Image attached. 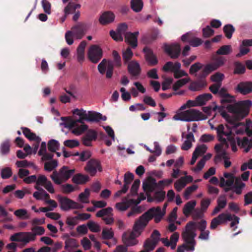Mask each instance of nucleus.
<instances>
[{
	"mask_svg": "<svg viewBox=\"0 0 252 252\" xmlns=\"http://www.w3.org/2000/svg\"><path fill=\"white\" fill-rule=\"evenodd\" d=\"M252 105V102L250 100L239 101L233 105H228L227 109L229 112L234 114L235 118L230 117L225 112H221V116L226 119L230 126L226 125L227 130L222 124H220L215 127L219 141L225 143L226 139L228 141L234 137L231 128H237L242 124L239 121L248 114Z\"/></svg>",
	"mask_w": 252,
	"mask_h": 252,
	"instance_id": "1",
	"label": "nucleus"
},
{
	"mask_svg": "<svg viewBox=\"0 0 252 252\" xmlns=\"http://www.w3.org/2000/svg\"><path fill=\"white\" fill-rule=\"evenodd\" d=\"M207 221H189L185 226L182 232V237L184 243L178 246L177 252H193L196 244L195 238L196 236V231L198 229L200 234L198 239L202 240H208L210 231L206 230Z\"/></svg>",
	"mask_w": 252,
	"mask_h": 252,
	"instance_id": "2",
	"label": "nucleus"
},
{
	"mask_svg": "<svg viewBox=\"0 0 252 252\" xmlns=\"http://www.w3.org/2000/svg\"><path fill=\"white\" fill-rule=\"evenodd\" d=\"M31 228L32 232H18L10 237V240L15 242H22L28 243L30 241H34L36 235H43L45 232V229L42 226H38L45 221H32Z\"/></svg>",
	"mask_w": 252,
	"mask_h": 252,
	"instance_id": "3",
	"label": "nucleus"
},
{
	"mask_svg": "<svg viewBox=\"0 0 252 252\" xmlns=\"http://www.w3.org/2000/svg\"><path fill=\"white\" fill-rule=\"evenodd\" d=\"M113 61L103 59L98 64L97 69L101 74H104L106 72L107 78H111L113 74L114 67H119L122 65L121 58L118 52L113 50L112 52Z\"/></svg>",
	"mask_w": 252,
	"mask_h": 252,
	"instance_id": "4",
	"label": "nucleus"
},
{
	"mask_svg": "<svg viewBox=\"0 0 252 252\" xmlns=\"http://www.w3.org/2000/svg\"><path fill=\"white\" fill-rule=\"evenodd\" d=\"M149 221H135L132 231H127L123 233L122 241L127 246L136 245L138 241L135 238L139 236Z\"/></svg>",
	"mask_w": 252,
	"mask_h": 252,
	"instance_id": "5",
	"label": "nucleus"
},
{
	"mask_svg": "<svg viewBox=\"0 0 252 252\" xmlns=\"http://www.w3.org/2000/svg\"><path fill=\"white\" fill-rule=\"evenodd\" d=\"M173 119L185 122L198 121L205 120L207 117L199 110L189 109L174 116Z\"/></svg>",
	"mask_w": 252,
	"mask_h": 252,
	"instance_id": "6",
	"label": "nucleus"
},
{
	"mask_svg": "<svg viewBox=\"0 0 252 252\" xmlns=\"http://www.w3.org/2000/svg\"><path fill=\"white\" fill-rule=\"evenodd\" d=\"M74 115H78L79 116V119H74L75 122L76 127L74 128L72 132L77 135L81 134L88 129V126L84 124V121H87L88 114L86 111L81 109H74L73 112Z\"/></svg>",
	"mask_w": 252,
	"mask_h": 252,
	"instance_id": "7",
	"label": "nucleus"
},
{
	"mask_svg": "<svg viewBox=\"0 0 252 252\" xmlns=\"http://www.w3.org/2000/svg\"><path fill=\"white\" fill-rule=\"evenodd\" d=\"M75 169H69L67 166H63L59 171H54L50 176L51 178L57 185H61L68 180L75 173Z\"/></svg>",
	"mask_w": 252,
	"mask_h": 252,
	"instance_id": "8",
	"label": "nucleus"
},
{
	"mask_svg": "<svg viewBox=\"0 0 252 252\" xmlns=\"http://www.w3.org/2000/svg\"><path fill=\"white\" fill-rule=\"evenodd\" d=\"M60 207L62 211H68L72 209H82L83 206L66 196L58 195Z\"/></svg>",
	"mask_w": 252,
	"mask_h": 252,
	"instance_id": "9",
	"label": "nucleus"
},
{
	"mask_svg": "<svg viewBox=\"0 0 252 252\" xmlns=\"http://www.w3.org/2000/svg\"><path fill=\"white\" fill-rule=\"evenodd\" d=\"M164 212L161 211V207L157 206L150 208L144 213L137 220H161L164 217Z\"/></svg>",
	"mask_w": 252,
	"mask_h": 252,
	"instance_id": "10",
	"label": "nucleus"
},
{
	"mask_svg": "<svg viewBox=\"0 0 252 252\" xmlns=\"http://www.w3.org/2000/svg\"><path fill=\"white\" fill-rule=\"evenodd\" d=\"M88 58L94 63H97L103 57V51L98 45H92L88 51Z\"/></svg>",
	"mask_w": 252,
	"mask_h": 252,
	"instance_id": "11",
	"label": "nucleus"
},
{
	"mask_svg": "<svg viewBox=\"0 0 252 252\" xmlns=\"http://www.w3.org/2000/svg\"><path fill=\"white\" fill-rule=\"evenodd\" d=\"M84 169L85 170L89 173L92 176H94L95 175L97 169L99 171H101L102 170L99 161L95 159H91L89 160Z\"/></svg>",
	"mask_w": 252,
	"mask_h": 252,
	"instance_id": "12",
	"label": "nucleus"
},
{
	"mask_svg": "<svg viewBox=\"0 0 252 252\" xmlns=\"http://www.w3.org/2000/svg\"><path fill=\"white\" fill-rule=\"evenodd\" d=\"M226 60L225 58L222 56H214L212 59V62L207 64V68L212 70V71L218 69L220 67L223 66Z\"/></svg>",
	"mask_w": 252,
	"mask_h": 252,
	"instance_id": "13",
	"label": "nucleus"
},
{
	"mask_svg": "<svg viewBox=\"0 0 252 252\" xmlns=\"http://www.w3.org/2000/svg\"><path fill=\"white\" fill-rule=\"evenodd\" d=\"M165 51L171 58L177 59L181 54V49L180 45L176 43L170 46L166 45Z\"/></svg>",
	"mask_w": 252,
	"mask_h": 252,
	"instance_id": "14",
	"label": "nucleus"
},
{
	"mask_svg": "<svg viewBox=\"0 0 252 252\" xmlns=\"http://www.w3.org/2000/svg\"><path fill=\"white\" fill-rule=\"evenodd\" d=\"M236 91L243 95L251 93L252 92V82H241L237 85Z\"/></svg>",
	"mask_w": 252,
	"mask_h": 252,
	"instance_id": "15",
	"label": "nucleus"
},
{
	"mask_svg": "<svg viewBox=\"0 0 252 252\" xmlns=\"http://www.w3.org/2000/svg\"><path fill=\"white\" fill-rule=\"evenodd\" d=\"M97 133L93 129H89L86 133L82 137L83 144L86 146H92V141L97 138Z\"/></svg>",
	"mask_w": 252,
	"mask_h": 252,
	"instance_id": "16",
	"label": "nucleus"
},
{
	"mask_svg": "<svg viewBox=\"0 0 252 252\" xmlns=\"http://www.w3.org/2000/svg\"><path fill=\"white\" fill-rule=\"evenodd\" d=\"M143 51L145 53V59L150 65L154 66L158 63L157 57L150 48L145 47L143 48Z\"/></svg>",
	"mask_w": 252,
	"mask_h": 252,
	"instance_id": "17",
	"label": "nucleus"
},
{
	"mask_svg": "<svg viewBox=\"0 0 252 252\" xmlns=\"http://www.w3.org/2000/svg\"><path fill=\"white\" fill-rule=\"evenodd\" d=\"M71 30L73 34L78 39H81L85 34L87 30L86 25L83 23H78L76 25L74 26Z\"/></svg>",
	"mask_w": 252,
	"mask_h": 252,
	"instance_id": "18",
	"label": "nucleus"
},
{
	"mask_svg": "<svg viewBox=\"0 0 252 252\" xmlns=\"http://www.w3.org/2000/svg\"><path fill=\"white\" fill-rule=\"evenodd\" d=\"M138 34V32H135L133 33L126 32L125 36V41L132 48H135L137 46V36Z\"/></svg>",
	"mask_w": 252,
	"mask_h": 252,
	"instance_id": "19",
	"label": "nucleus"
},
{
	"mask_svg": "<svg viewBox=\"0 0 252 252\" xmlns=\"http://www.w3.org/2000/svg\"><path fill=\"white\" fill-rule=\"evenodd\" d=\"M127 70L129 73L132 76H138L141 73V68L138 63L132 61L127 65Z\"/></svg>",
	"mask_w": 252,
	"mask_h": 252,
	"instance_id": "20",
	"label": "nucleus"
},
{
	"mask_svg": "<svg viewBox=\"0 0 252 252\" xmlns=\"http://www.w3.org/2000/svg\"><path fill=\"white\" fill-rule=\"evenodd\" d=\"M115 19L114 14L111 11L104 12L100 17L99 22L101 25H105L112 23Z\"/></svg>",
	"mask_w": 252,
	"mask_h": 252,
	"instance_id": "21",
	"label": "nucleus"
},
{
	"mask_svg": "<svg viewBox=\"0 0 252 252\" xmlns=\"http://www.w3.org/2000/svg\"><path fill=\"white\" fill-rule=\"evenodd\" d=\"M252 46V39H244L242 41L240 46V52L236 55L237 57L247 54L250 52V49L246 47Z\"/></svg>",
	"mask_w": 252,
	"mask_h": 252,
	"instance_id": "22",
	"label": "nucleus"
},
{
	"mask_svg": "<svg viewBox=\"0 0 252 252\" xmlns=\"http://www.w3.org/2000/svg\"><path fill=\"white\" fill-rule=\"evenodd\" d=\"M21 129L25 136L29 140L40 142L41 138L39 136H36L34 133L32 132L30 128L26 127H22Z\"/></svg>",
	"mask_w": 252,
	"mask_h": 252,
	"instance_id": "23",
	"label": "nucleus"
},
{
	"mask_svg": "<svg viewBox=\"0 0 252 252\" xmlns=\"http://www.w3.org/2000/svg\"><path fill=\"white\" fill-rule=\"evenodd\" d=\"M89 179L88 175L78 173L73 176L72 182L77 185H83L88 182Z\"/></svg>",
	"mask_w": 252,
	"mask_h": 252,
	"instance_id": "24",
	"label": "nucleus"
},
{
	"mask_svg": "<svg viewBox=\"0 0 252 252\" xmlns=\"http://www.w3.org/2000/svg\"><path fill=\"white\" fill-rule=\"evenodd\" d=\"M74 216L67 218L66 220H86L91 217V215L88 213H80L78 211L74 212Z\"/></svg>",
	"mask_w": 252,
	"mask_h": 252,
	"instance_id": "25",
	"label": "nucleus"
},
{
	"mask_svg": "<svg viewBox=\"0 0 252 252\" xmlns=\"http://www.w3.org/2000/svg\"><path fill=\"white\" fill-rule=\"evenodd\" d=\"M212 95L210 93L203 94L196 97V100L198 106L205 105L207 101L212 98Z\"/></svg>",
	"mask_w": 252,
	"mask_h": 252,
	"instance_id": "26",
	"label": "nucleus"
},
{
	"mask_svg": "<svg viewBox=\"0 0 252 252\" xmlns=\"http://www.w3.org/2000/svg\"><path fill=\"white\" fill-rule=\"evenodd\" d=\"M79 247L77 240L73 238H68L65 241L64 249L68 252Z\"/></svg>",
	"mask_w": 252,
	"mask_h": 252,
	"instance_id": "27",
	"label": "nucleus"
},
{
	"mask_svg": "<svg viewBox=\"0 0 252 252\" xmlns=\"http://www.w3.org/2000/svg\"><path fill=\"white\" fill-rule=\"evenodd\" d=\"M237 143L239 146L243 147H246L245 152H248L252 147V139L249 140L247 137H245L241 140L240 138H237Z\"/></svg>",
	"mask_w": 252,
	"mask_h": 252,
	"instance_id": "28",
	"label": "nucleus"
},
{
	"mask_svg": "<svg viewBox=\"0 0 252 252\" xmlns=\"http://www.w3.org/2000/svg\"><path fill=\"white\" fill-rule=\"evenodd\" d=\"M81 7L80 4H76L73 2H69L64 7L63 12L66 15L73 13L76 12V9H79Z\"/></svg>",
	"mask_w": 252,
	"mask_h": 252,
	"instance_id": "29",
	"label": "nucleus"
},
{
	"mask_svg": "<svg viewBox=\"0 0 252 252\" xmlns=\"http://www.w3.org/2000/svg\"><path fill=\"white\" fill-rule=\"evenodd\" d=\"M196 205V201L194 200L190 201L187 202L184 206L183 208V213L185 216H188L190 215L194 209Z\"/></svg>",
	"mask_w": 252,
	"mask_h": 252,
	"instance_id": "30",
	"label": "nucleus"
},
{
	"mask_svg": "<svg viewBox=\"0 0 252 252\" xmlns=\"http://www.w3.org/2000/svg\"><path fill=\"white\" fill-rule=\"evenodd\" d=\"M158 33L159 31L158 29H153L149 36H145L144 37L143 39V42L147 44L152 42L153 41L156 39Z\"/></svg>",
	"mask_w": 252,
	"mask_h": 252,
	"instance_id": "31",
	"label": "nucleus"
},
{
	"mask_svg": "<svg viewBox=\"0 0 252 252\" xmlns=\"http://www.w3.org/2000/svg\"><path fill=\"white\" fill-rule=\"evenodd\" d=\"M130 6L134 11L138 12L142 9L143 3L142 0H131Z\"/></svg>",
	"mask_w": 252,
	"mask_h": 252,
	"instance_id": "32",
	"label": "nucleus"
},
{
	"mask_svg": "<svg viewBox=\"0 0 252 252\" xmlns=\"http://www.w3.org/2000/svg\"><path fill=\"white\" fill-rule=\"evenodd\" d=\"M234 73L236 74H243L246 72V67L244 64L240 62H235L234 63Z\"/></svg>",
	"mask_w": 252,
	"mask_h": 252,
	"instance_id": "33",
	"label": "nucleus"
},
{
	"mask_svg": "<svg viewBox=\"0 0 252 252\" xmlns=\"http://www.w3.org/2000/svg\"><path fill=\"white\" fill-rule=\"evenodd\" d=\"M61 120L63 122V123L62 124L65 127L68 128L69 129L72 128H75V122L74 119L70 117H62L61 118Z\"/></svg>",
	"mask_w": 252,
	"mask_h": 252,
	"instance_id": "34",
	"label": "nucleus"
},
{
	"mask_svg": "<svg viewBox=\"0 0 252 252\" xmlns=\"http://www.w3.org/2000/svg\"><path fill=\"white\" fill-rule=\"evenodd\" d=\"M232 51L231 45H223L216 51V54L218 55H227L230 54Z\"/></svg>",
	"mask_w": 252,
	"mask_h": 252,
	"instance_id": "35",
	"label": "nucleus"
},
{
	"mask_svg": "<svg viewBox=\"0 0 252 252\" xmlns=\"http://www.w3.org/2000/svg\"><path fill=\"white\" fill-rule=\"evenodd\" d=\"M87 114L88 121L99 122L102 118V114L99 113L89 111Z\"/></svg>",
	"mask_w": 252,
	"mask_h": 252,
	"instance_id": "36",
	"label": "nucleus"
},
{
	"mask_svg": "<svg viewBox=\"0 0 252 252\" xmlns=\"http://www.w3.org/2000/svg\"><path fill=\"white\" fill-rule=\"evenodd\" d=\"M10 143L8 140L3 142L0 146V153L2 155H7L10 151Z\"/></svg>",
	"mask_w": 252,
	"mask_h": 252,
	"instance_id": "37",
	"label": "nucleus"
},
{
	"mask_svg": "<svg viewBox=\"0 0 252 252\" xmlns=\"http://www.w3.org/2000/svg\"><path fill=\"white\" fill-rule=\"evenodd\" d=\"M206 85L204 81L195 82L191 83L189 89L192 91H198L201 90Z\"/></svg>",
	"mask_w": 252,
	"mask_h": 252,
	"instance_id": "38",
	"label": "nucleus"
},
{
	"mask_svg": "<svg viewBox=\"0 0 252 252\" xmlns=\"http://www.w3.org/2000/svg\"><path fill=\"white\" fill-rule=\"evenodd\" d=\"M224 78V75L223 73L220 72H217L211 76V80L212 82H215L217 84L222 85V81Z\"/></svg>",
	"mask_w": 252,
	"mask_h": 252,
	"instance_id": "39",
	"label": "nucleus"
},
{
	"mask_svg": "<svg viewBox=\"0 0 252 252\" xmlns=\"http://www.w3.org/2000/svg\"><path fill=\"white\" fill-rule=\"evenodd\" d=\"M223 30L226 37L228 39H230L232 37V34L235 30L234 27L231 24L225 25Z\"/></svg>",
	"mask_w": 252,
	"mask_h": 252,
	"instance_id": "40",
	"label": "nucleus"
},
{
	"mask_svg": "<svg viewBox=\"0 0 252 252\" xmlns=\"http://www.w3.org/2000/svg\"><path fill=\"white\" fill-rule=\"evenodd\" d=\"M89 196L90 190L89 189H86L84 192L79 194L78 196V200L83 203H88Z\"/></svg>",
	"mask_w": 252,
	"mask_h": 252,
	"instance_id": "41",
	"label": "nucleus"
},
{
	"mask_svg": "<svg viewBox=\"0 0 252 252\" xmlns=\"http://www.w3.org/2000/svg\"><path fill=\"white\" fill-rule=\"evenodd\" d=\"M14 214L20 219L26 220L29 219L28 212L24 209H20L15 211Z\"/></svg>",
	"mask_w": 252,
	"mask_h": 252,
	"instance_id": "42",
	"label": "nucleus"
},
{
	"mask_svg": "<svg viewBox=\"0 0 252 252\" xmlns=\"http://www.w3.org/2000/svg\"><path fill=\"white\" fill-rule=\"evenodd\" d=\"M58 161L56 159L46 162L44 164V169L48 172L52 171L58 166Z\"/></svg>",
	"mask_w": 252,
	"mask_h": 252,
	"instance_id": "43",
	"label": "nucleus"
},
{
	"mask_svg": "<svg viewBox=\"0 0 252 252\" xmlns=\"http://www.w3.org/2000/svg\"><path fill=\"white\" fill-rule=\"evenodd\" d=\"M60 144L56 140H50L48 144V150L51 152H56L59 148Z\"/></svg>",
	"mask_w": 252,
	"mask_h": 252,
	"instance_id": "44",
	"label": "nucleus"
},
{
	"mask_svg": "<svg viewBox=\"0 0 252 252\" xmlns=\"http://www.w3.org/2000/svg\"><path fill=\"white\" fill-rule=\"evenodd\" d=\"M102 211H103L104 216L106 217L103 218V220H114V219L112 218L113 209L111 207L103 208Z\"/></svg>",
	"mask_w": 252,
	"mask_h": 252,
	"instance_id": "45",
	"label": "nucleus"
},
{
	"mask_svg": "<svg viewBox=\"0 0 252 252\" xmlns=\"http://www.w3.org/2000/svg\"><path fill=\"white\" fill-rule=\"evenodd\" d=\"M157 187V183L155 179H153L151 184L144 183L143 188L145 191L152 192L155 190L156 187Z\"/></svg>",
	"mask_w": 252,
	"mask_h": 252,
	"instance_id": "46",
	"label": "nucleus"
},
{
	"mask_svg": "<svg viewBox=\"0 0 252 252\" xmlns=\"http://www.w3.org/2000/svg\"><path fill=\"white\" fill-rule=\"evenodd\" d=\"M157 245L151 241L150 238L147 239L143 244V248L149 252L154 250Z\"/></svg>",
	"mask_w": 252,
	"mask_h": 252,
	"instance_id": "47",
	"label": "nucleus"
},
{
	"mask_svg": "<svg viewBox=\"0 0 252 252\" xmlns=\"http://www.w3.org/2000/svg\"><path fill=\"white\" fill-rule=\"evenodd\" d=\"M179 233L178 232H174L171 235L170 238V242L171 244V249H175L177 243L179 240Z\"/></svg>",
	"mask_w": 252,
	"mask_h": 252,
	"instance_id": "48",
	"label": "nucleus"
},
{
	"mask_svg": "<svg viewBox=\"0 0 252 252\" xmlns=\"http://www.w3.org/2000/svg\"><path fill=\"white\" fill-rule=\"evenodd\" d=\"M204 211L200 208L194 209L191 215L193 219H202L203 218Z\"/></svg>",
	"mask_w": 252,
	"mask_h": 252,
	"instance_id": "49",
	"label": "nucleus"
},
{
	"mask_svg": "<svg viewBox=\"0 0 252 252\" xmlns=\"http://www.w3.org/2000/svg\"><path fill=\"white\" fill-rule=\"evenodd\" d=\"M186 186V182L185 178H181L177 180L174 184L175 189L178 191H180Z\"/></svg>",
	"mask_w": 252,
	"mask_h": 252,
	"instance_id": "50",
	"label": "nucleus"
},
{
	"mask_svg": "<svg viewBox=\"0 0 252 252\" xmlns=\"http://www.w3.org/2000/svg\"><path fill=\"white\" fill-rule=\"evenodd\" d=\"M133 53L130 48H127L123 53V58L125 63H127L132 58Z\"/></svg>",
	"mask_w": 252,
	"mask_h": 252,
	"instance_id": "51",
	"label": "nucleus"
},
{
	"mask_svg": "<svg viewBox=\"0 0 252 252\" xmlns=\"http://www.w3.org/2000/svg\"><path fill=\"white\" fill-rule=\"evenodd\" d=\"M161 234L160 232L157 230H154L151 235V241L154 242L156 244H158V242L160 240Z\"/></svg>",
	"mask_w": 252,
	"mask_h": 252,
	"instance_id": "52",
	"label": "nucleus"
},
{
	"mask_svg": "<svg viewBox=\"0 0 252 252\" xmlns=\"http://www.w3.org/2000/svg\"><path fill=\"white\" fill-rule=\"evenodd\" d=\"M189 81V79L187 78H183L178 80L173 86V89L174 91H177L180 87H182Z\"/></svg>",
	"mask_w": 252,
	"mask_h": 252,
	"instance_id": "53",
	"label": "nucleus"
},
{
	"mask_svg": "<svg viewBox=\"0 0 252 252\" xmlns=\"http://www.w3.org/2000/svg\"><path fill=\"white\" fill-rule=\"evenodd\" d=\"M62 191L65 194L70 193L75 190V188L71 184H66L62 186Z\"/></svg>",
	"mask_w": 252,
	"mask_h": 252,
	"instance_id": "54",
	"label": "nucleus"
},
{
	"mask_svg": "<svg viewBox=\"0 0 252 252\" xmlns=\"http://www.w3.org/2000/svg\"><path fill=\"white\" fill-rule=\"evenodd\" d=\"M214 34V30L211 29L209 26H206L202 29V35L205 38H208Z\"/></svg>",
	"mask_w": 252,
	"mask_h": 252,
	"instance_id": "55",
	"label": "nucleus"
},
{
	"mask_svg": "<svg viewBox=\"0 0 252 252\" xmlns=\"http://www.w3.org/2000/svg\"><path fill=\"white\" fill-rule=\"evenodd\" d=\"M41 4L44 11L47 14L51 13V4L47 0H42Z\"/></svg>",
	"mask_w": 252,
	"mask_h": 252,
	"instance_id": "56",
	"label": "nucleus"
},
{
	"mask_svg": "<svg viewBox=\"0 0 252 252\" xmlns=\"http://www.w3.org/2000/svg\"><path fill=\"white\" fill-rule=\"evenodd\" d=\"M202 67V65L201 63L197 62L191 65L189 72L190 74H194L201 69Z\"/></svg>",
	"mask_w": 252,
	"mask_h": 252,
	"instance_id": "57",
	"label": "nucleus"
},
{
	"mask_svg": "<svg viewBox=\"0 0 252 252\" xmlns=\"http://www.w3.org/2000/svg\"><path fill=\"white\" fill-rule=\"evenodd\" d=\"M87 226L92 232H98L100 231V226L96 224L94 221H88Z\"/></svg>",
	"mask_w": 252,
	"mask_h": 252,
	"instance_id": "58",
	"label": "nucleus"
},
{
	"mask_svg": "<svg viewBox=\"0 0 252 252\" xmlns=\"http://www.w3.org/2000/svg\"><path fill=\"white\" fill-rule=\"evenodd\" d=\"M92 156V153L90 151H84L80 153L79 160L81 161H85Z\"/></svg>",
	"mask_w": 252,
	"mask_h": 252,
	"instance_id": "59",
	"label": "nucleus"
},
{
	"mask_svg": "<svg viewBox=\"0 0 252 252\" xmlns=\"http://www.w3.org/2000/svg\"><path fill=\"white\" fill-rule=\"evenodd\" d=\"M140 181L139 179H136L133 183L130 192L132 195H136L137 194V190L140 186Z\"/></svg>",
	"mask_w": 252,
	"mask_h": 252,
	"instance_id": "60",
	"label": "nucleus"
},
{
	"mask_svg": "<svg viewBox=\"0 0 252 252\" xmlns=\"http://www.w3.org/2000/svg\"><path fill=\"white\" fill-rule=\"evenodd\" d=\"M12 174V170L9 167H5L1 170V177L2 179H8Z\"/></svg>",
	"mask_w": 252,
	"mask_h": 252,
	"instance_id": "61",
	"label": "nucleus"
},
{
	"mask_svg": "<svg viewBox=\"0 0 252 252\" xmlns=\"http://www.w3.org/2000/svg\"><path fill=\"white\" fill-rule=\"evenodd\" d=\"M64 145L66 147L73 148L79 146V143L76 140H66L64 141Z\"/></svg>",
	"mask_w": 252,
	"mask_h": 252,
	"instance_id": "62",
	"label": "nucleus"
},
{
	"mask_svg": "<svg viewBox=\"0 0 252 252\" xmlns=\"http://www.w3.org/2000/svg\"><path fill=\"white\" fill-rule=\"evenodd\" d=\"M198 187L196 185H192V186L188 187L184 191V197L186 198L190 195V194L195 191Z\"/></svg>",
	"mask_w": 252,
	"mask_h": 252,
	"instance_id": "63",
	"label": "nucleus"
},
{
	"mask_svg": "<svg viewBox=\"0 0 252 252\" xmlns=\"http://www.w3.org/2000/svg\"><path fill=\"white\" fill-rule=\"evenodd\" d=\"M207 147L204 144H202L197 146L194 151H196V154L197 156H201L206 153Z\"/></svg>",
	"mask_w": 252,
	"mask_h": 252,
	"instance_id": "64",
	"label": "nucleus"
}]
</instances>
